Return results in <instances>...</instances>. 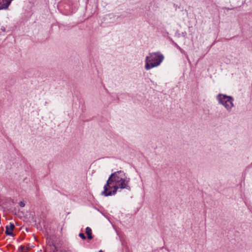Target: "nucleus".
Wrapping results in <instances>:
<instances>
[{
  "label": "nucleus",
  "mask_w": 252,
  "mask_h": 252,
  "mask_svg": "<svg viewBox=\"0 0 252 252\" xmlns=\"http://www.w3.org/2000/svg\"><path fill=\"white\" fill-rule=\"evenodd\" d=\"M19 205L20 206H21V207H23L25 206V203L23 202V201H21L19 203Z\"/></svg>",
  "instance_id": "nucleus-9"
},
{
  "label": "nucleus",
  "mask_w": 252,
  "mask_h": 252,
  "mask_svg": "<svg viewBox=\"0 0 252 252\" xmlns=\"http://www.w3.org/2000/svg\"><path fill=\"white\" fill-rule=\"evenodd\" d=\"M79 236H80L82 239H86V237H85V236L84 234H83V233H80V234H79Z\"/></svg>",
  "instance_id": "nucleus-8"
},
{
  "label": "nucleus",
  "mask_w": 252,
  "mask_h": 252,
  "mask_svg": "<svg viewBox=\"0 0 252 252\" xmlns=\"http://www.w3.org/2000/svg\"><path fill=\"white\" fill-rule=\"evenodd\" d=\"M86 233L88 236V238L89 240H91L93 238V236L92 235V229L89 227H87L86 228Z\"/></svg>",
  "instance_id": "nucleus-6"
},
{
  "label": "nucleus",
  "mask_w": 252,
  "mask_h": 252,
  "mask_svg": "<svg viewBox=\"0 0 252 252\" xmlns=\"http://www.w3.org/2000/svg\"><path fill=\"white\" fill-rule=\"evenodd\" d=\"M217 99L227 110H230L233 106V98L230 96L220 94L217 96Z\"/></svg>",
  "instance_id": "nucleus-3"
},
{
  "label": "nucleus",
  "mask_w": 252,
  "mask_h": 252,
  "mask_svg": "<svg viewBox=\"0 0 252 252\" xmlns=\"http://www.w3.org/2000/svg\"><path fill=\"white\" fill-rule=\"evenodd\" d=\"M20 249L22 252H27L28 251V249L24 246H21Z\"/></svg>",
  "instance_id": "nucleus-7"
},
{
  "label": "nucleus",
  "mask_w": 252,
  "mask_h": 252,
  "mask_svg": "<svg viewBox=\"0 0 252 252\" xmlns=\"http://www.w3.org/2000/svg\"><path fill=\"white\" fill-rule=\"evenodd\" d=\"M129 182V179L126 177L123 171L115 172L111 174L108 178L104 187V190L102 192V194L106 196L114 195L119 188L130 189Z\"/></svg>",
  "instance_id": "nucleus-1"
},
{
  "label": "nucleus",
  "mask_w": 252,
  "mask_h": 252,
  "mask_svg": "<svg viewBox=\"0 0 252 252\" xmlns=\"http://www.w3.org/2000/svg\"><path fill=\"white\" fill-rule=\"evenodd\" d=\"M99 252H103L101 250L99 251Z\"/></svg>",
  "instance_id": "nucleus-10"
},
{
  "label": "nucleus",
  "mask_w": 252,
  "mask_h": 252,
  "mask_svg": "<svg viewBox=\"0 0 252 252\" xmlns=\"http://www.w3.org/2000/svg\"><path fill=\"white\" fill-rule=\"evenodd\" d=\"M163 59V56L159 53H150L149 56L146 58V69L149 70L158 66L162 61Z\"/></svg>",
  "instance_id": "nucleus-2"
},
{
  "label": "nucleus",
  "mask_w": 252,
  "mask_h": 252,
  "mask_svg": "<svg viewBox=\"0 0 252 252\" xmlns=\"http://www.w3.org/2000/svg\"><path fill=\"white\" fill-rule=\"evenodd\" d=\"M12 0H0V10L8 8Z\"/></svg>",
  "instance_id": "nucleus-4"
},
{
  "label": "nucleus",
  "mask_w": 252,
  "mask_h": 252,
  "mask_svg": "<svg viewBox=\"0 0 252 252\" xmlns=\"http://www.w3.org/2000/svg\"><path fill=\"white\" fill-rule=\"evenodd\" d=\"M15 228L14 224L10 223L9 225L6 226L5 234L7 235L13 236V231Z\"/></svg>",
  "instance_id": "nucleus-5"
}]
</instances>
